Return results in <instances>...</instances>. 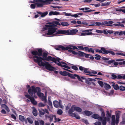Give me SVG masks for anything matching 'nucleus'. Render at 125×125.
<instances>
[{
  "instance_id": "1",
  "label": "nucleus",
  "mask_w": 125,
  "mask_h": 125,
  "mask_svg": "<svg viewBox=\"0 0 125 125\" xmlns=\"http://www.w3.org/2000/svg\"><path fill=\"white\" fill-rule=\"evenodd\" d=\"M37 55H34L33 56L34 61L37 63L40 66H45L47 70L51 71L54 70L55 68L52 66L49 63L46 62H43V60H46L49 61H51L54 62L58 65L61 67H63L68 69H70V67H69L68 65L65 62H60V58H58L57 60L54 58L50 56L47 57L48 55H42L43 58L40 57L38 56ZM41 56V55H38Z\"/></svg>"
},
{
  "instance_id": "2",
  "label": "nucleus",
  "mask_w": 125,
  "mask_h": 125,
  "mask_svg": "<svg viewBox=\"0 0 125 125\" xmlns=\"http://www.w3.org/2000/svg\"><path fill=\"white\" fill-rule=\"evenodd\" d=\"M48 30L47 33L46 34L47 35H52V36H57V35L62 34V33L59 32L62 30H59L57 31L58 28L56 27L52 26L48 28Z\"/></svg>"
},
{
  "instance_id": "3",
  "label": "nucleus",
  "mask_w": 125,
  "mask_h": 125,
  "mask_svg": "<svg viewBox=\"0 0 125 125\" xmlns=\"http://www.w3.org/2000/svg\"><path fill=\"white\" fill-rule=\"evenodd\" d=\"M55 49L57 50L61 51L63 52L64 51H67L68 50H73L78 49L77 46H73V45H70V46H67L65 47H64L62 45H60L58 46L57 47L55 48Z\"/></svg>"
},
{
  "instance_id": "4",
  "label": "nucleus",
  "mask_w": 125,
  "mask_h": 125,
  "mask_svg": "<svg viewBox=\"0 0 125 125\" xmlns=\"http://www.w3.org/2000/svg\"><path fill=\"white\" fill-rule=\"evenodd\" d=\"M32 55H48V53L41 48L35 49L34 51H31Z\"/></svg>"
},
{
  "instance_id": "5",
  "label": "nucleus",
  "mask_w": 125,
  "mask_h": 125,
  "mask_svg": "<svg viewBox=\"0 0 125 125\" xmlns=\"http://www.w3.org/2000/svg\"><path fill=\"white\" fill-rule=\"evenodd\" d=\"M94 50L96 52L102 53L104 54H107L108 53H110L112 55H115L114 52L112 51L106 50L105 48L104 47H101V50L96 48Z\"/></svg>"
},
{
  "instance_id": "6",
  "label": "nucleus",
  "mask_w": 125,
  "mask_h": 125,
  "mask_svg": "<svg viewBox=\"0 0 125 125\" xmlns=\"http://www.w3.org/2000/svg\"><path fill=\"white\" fill-rule=\"evenodd\" d=\"M78 31V30L76 29H74L71 30H62L60 31L59 33H62V34H67L68 35H73L75 34Z\"/></svg>"
},
{
  "instance_id": "7",
  "label": "nucleus",
  "mask_w": 125,
  "mask_h": 125,
  "mask_svg": "<svg viewBox=\"0 0 125 125\" xmlns=\"http://www.w3.org/2000/svg\"><path fill=\"white\" fill-rule=\"evenodd\" d=\"M119 114H117L116 115V118L115 120V116L114 115L112 116L111 125H115V123L117 125L119 122Z\"/></svg>"
},
{
  "instance_id": "8",
  "label": "nucleus",
  "mask_w": 125,
  "mask_h": 125,
  "mask_svg": "<svg viewBox=\"0 0 125 125\" xmlns=\"http://www.w3.org/2000/svg\"><path fill=\"white\" fill-rule=\"evenodd\" d=\"M79 67V69L80 71H83V72L84 73H86L87 75H89L91 76H95L94 75L91 74V72L87 68H85L81 66H78Z\"/></svg>"
},
{
  "instance_id": "9",
  "label": "nucleus",
  "mask_w": 125,
  "mask_h": 125,
  "mask_svg": "<svg viewBox=\"0 0 125 125\" xmlns=\"http://www.w3.org/2000/svg\"><path fill=\"white\" fill-rule=\"evenodd\" d=\"M74 110L79 112H81L82 111V109L81 108L75 106V105H73L71 106L68 112H73Z\"/></svg>"
},
{
  "instance_id": "10",
  "label": "nucleus",
  "mask_w": 125,
  "mask_h": 125,
  "mask_svg": "<svg viewBox=\"0 0 125 125\" xmlns=\"http://www.w3.org/2000/svg\"><path fill=\"white\" fill-rule=\"evenodd\" d=\"M39 115L41 117L44 115L45 113H47L48 115L49 114L48 110L46 109H39Z\"/></svg>"
},
{
  "instance_id": "11",
  "label": "nucleus",
  "mask_w": 125,
  "mask_h": 125,
  "mask_svg": "<svg viewBox=\"0 0 125 125\" xmlns=\"http://www.w3.org/2000/svg\"><path fill=\"white\" fill-rule=\"evenodd\" d=\"M69 52L71 53L74 55H90L87 54L82 52L80 51H77L78 52H76L75 51L70 49H68L67 50Z\"/></svg>"
},
{
  "instance_id": "12",
  "label": "nucleus",
  "mask_w": 125,
  "mask_h": 125,
  "mask_svg": "<svg viewBox=\"0 0 125 125\" xmlns=\"http://www.w3.org/2000/svg\"><path fill=\"white\" fill-rule=\"evenodd\" d=\"M68 76L73 79H75L76 77L79 80L81 81V80L80 76L76 74H73L70 73H69L68 74Z\"/></svg>"
},
{
  "instance_id": "13",
  "label": "nucleus",
  "mask_w": 125,
  "mask_h": 125,
  "mask_svg": "<svg viewBox=\"0 0 125 125\" xmlns=\"http://www.w3.org/2000/svg\"><path fill=\"white\" fill-rule=\"evenodd\" d=\"M61 100H59V102L57 101H54L53 102V105L56 108L58 107L59 105L60 106V107L61 108H62L63 106L62 105H61Z\"/></svg>"
},
{
  "instance_id": "14",
  "label": "nucleus",
  "mask_w": 125,
  "mask_h": 125,
  "mask_svg": "<svg viewBox=\"0 0 125 125\" xmlns=\"http://www.w3.org/2000/svg\"><path fill=\"white\" fill-rule=\"evenodd\" d=\"M88 31H86V30H82V33H81V35L84 36L92 35L93 33L92 32H88Z\"/></svg>"
},
{
  "instance_id": "15",
  "label": "nucleus",
  "mask_w": 125,
  "mask_h": 125,
  "mask_svg": "<svg viewBox=\"0 0 125 125\" xmlns=\"http://www.w3.org/2000/svg\"><path fill=\"white\" fill-rule=\"evenodd\" d=\"M73 113V112H68V113L70 116L73 117H74L77 119H80V117L78 115H77L76 113Z\"/></svg>"
},
{
  "instance_id": "16",
  "label": "nucleus",
  "mask_w": 125,
  "mask_h": 125,
  "mask_svg": "<svg viewBox=\"0 0 125 125\" xmlns=\"http://www.w3.org/2000/svg\"><path fill=\"white\" fill-rule=\"evenodd\" d=\"M84 49L85 51L91 52L92 53H94V49L92 48H89L88 47H85L84 48Z\"/></svg>"
},
{
  "instance_id": "17",
  "label": "nucleus",
  "mask_w": 125,
  "mask_h": 125,
  "mask_svg": "<svg viewBox=\"0 0 125 125\" xmlns=\"http://www.w3.org/2000/svg\"><path fill=\"white\" fill-rule=\"evenodd\" d=\"M36 12L37 13L41 14V17H43L45 16L48 13V12L47 11H46L44 12L43 13H42V12L40 11H37Z\"/></svg>"
},
{
  "instance_id": "18",
  "label": "nucleus",
  "mask_w": 125,
  "mask_h": 125,
  "mask_svg": "<svg viewBox=\"0 0 125 125\" xmlns=\"http://www.w3.org/2000/svg\"><path fill=\"white\" fill-rule=\"evenodd\" d=\"M60 14V13L59 12L55 11H50L49 13V16H51L52 15H57Z\"/></svg>"
},
{
  "instance_id": "19",
  "label": "nucleus",
  "mask_w": 125,
  "mask_h": 125,
  "mask_svg": "<svg viewBox=\"0 0 125 125\" xmlns=\"http://www.w3.org/2000/svg\"><path fill=\"white\" fill-rule=\"evenodd\" d=\"M28 92L29 94L31 96L33 95V94H34V88H32V86H31V88H30L28 90Z\"/></svg>"
},
{
  "instance_id": "20",
  "label": "nucleus",
  "mask_w": 125,
  "mask_h": 125,
  "mask_svg": "<svg viewBox=\"0 0 125 125\" xmlns=\"http://www.w3.org/2000/svg\"><path fill=\"white\" fill-rule=\"evenodd\" d=\"M32 88H34V94L36 93H38L39 92H41V90L39 87H37L35 88L34 86H32Z\"/></svg>"
},
{
  "instance_id": "21",
  "label": "nucleus",
  "mask_w": 125,
  "mask_h": 125,
  "mask_svg": "<svg viewBox=\"0 0 125 125\" xmlns=\"http://www.w3.org/2000/svg\"><path fill=\"white\" fill-rule=\"evenodd\" d=\"M84 113L87 116H90L93 114L92 112L88 111L87 110H85L84 111Z\"/></svg>"
},
{
  "instance_id": "22",
  "label": "nucleus",
  "mask_w": 125,
  "mask_h": 125,
  "mask_svg": "<svg viewBox=\"0 0 125 125\" xmlns=\"http://www.w3.org/2000/svg\"><path fill=\"white\" fill-rule=\"evenodd\" d=\"M1 106L4 108L8 112H9L10 110L8 106L5 104H3L1 105Z\"/></svg>"
},
{
  "instance_id": "23",
  "label": "nucleus",
  "mask_w": 125,
  "mask_h": 125,
  "mask_svg": "<svg viewBox=\"0 0 125 125\" xmlns=\"http://www.w3.org/2000/svg\"><path fill=\"white\" fill-rule=\"evenodd\" d=\"M60 73L61 75H62L66 76L67 75H68V73H68V72H67L66 71H60Z\"/></svg>"
},
{
  "instance_id": "24",
  "label": "nucleus",
  "mask_w": 125,
  "mask_h": 125,
  "mask_svg": "<svg viewBox=\"0 0 125 125\" xmlns=\"http://www.w3.org/2000/svg\"><path fill=\"white\" fill-rule=\"evenodd\" d=\"M105 24H106L107 26H112L113 25L108 24V23L107 21H105L104 22L101 23V25H104Z\"/></svg>"
},
{
  "instance_id": "25",
  "label": "nucleus",
  "mask_w": 125,
  "mask_h": 125,
  "mask_svg": "<svg viewBox=\"0 0 125 125\" xmlns=\"http://www.w3.org/2000/svg\"><path fill=\"white\" fill-rule=\"evenodd\" d=\"M31 103L34 105H36L37 104V102L35 101L33 97H32L30 100Z\"/></svg>"
},
{
  "instance_id": "26",
  "label": "nucleus",
  "mask_w": 125,
  "mask_h": 125,
  "mask_svg": "<svg viewBox=\"0 0 125 125\" xmlns=\"http://www.w3.org/2000/svg\"><path fill=\"white\" fill-rule=\"evenodd\" d=\"M91 116L92 118L95 119H98L99 117V115L97 114H94L92 115Z\"/></svg>"
},
{
  "instance_id": "27",
  "label": "nucleus",
  "mask_w": 125,
  "mask_h": 125,
  "mask_svg": "<svg viewBox=\"0 0 125 125\" xmlns=\"http://www.w3.org/2000/svg\"><path fill=\"white\" fill-rule=\"evenodd\" d=\"M112 86L114 89L116 90H117L119 89V86L117 84H115L114 83L112 84Z\"/></svg>"
},
{
  "instance_id": "28",
  "label": "nucleus",
  "mask_w": 125,
  "mask_h": 125,
  "mask_svg": "<svg viewBox=\"0 0 125 125\" xmlns=\"http://www.w3.org/2000/svg\"><path fill=\"white\" fill-rule=\"evenodd\" d=\"M32 113L33 115L35 116H36L37 115L38 113L37 111L35 108H34L33 109Z\"/></svg>"
},
{
  "instance_id": "29",
  "label": "nucleus",
  "mask_w": 125,
  "mask_h": 125,
  "mask_svg": "<svg viewBox=\"0 0 125 125\" xmlns=\"http://www.w3.org/2000/svg\"><path fill=\"white\" fill-rule=\"evenodd\" d=\"M61 25L63 26H68L69 25L68 23L67 22H62L61 23Z\"/></svg>"
},
{
  "instance_id": "30",
  "label": "nucleus",
  "mask_w": 125,
  "mask_h": 125,
  "mask_svg": "<svg viewBox=\"0 0 125 125\" xmlns=\"http://www.w3.org/2000/svg\"><path fill=\"white\" fill-rule=\"evenodd\" d=\"M53 117H54V115H49L48 118L49 119L50 121L51 122L52 121Z\"/></svg>"
},
{
  "instance_id": "31",
  "label": "nucleus",
  "mask_w": 125,
  "mask_h": 125,
  "mask_svg": "<svg viewBox=\"0 0 125 125\" xmlns=\"http://www.w3.org/2000/svg\"><path fill=\"white\" fill-rule=\"evenodd\" d=\"M77 57L78 58L80 59L83 61L86 60V59L84 58V55H77Z\"/></svg>"
},
{
  "instance_id": "32",
  "label": "nucleus",
  "mask_w": 125,
  "mask_h": 125,
  "mask_svg": "<svg viewBox=\"0 0 125 125\" xmlns=\"http://www.w3.org/2000/svg\"><path fill=\"white\" fill-rule=\"evenodd\" d=\"M103 125H105L106 124V118L105 117L102 121Z\"/></svg>"
},
{
  "instance_id": "33",
  "label": "nucleus",
  "mask_w": 125,
  "mask_h": 125,
  "mask_svg": "<svg viewBox=\"0 0 125 125\" xmlns=\"http://www.w3.org/2000/svg\"><path fill=\"white\" fill-rule=\"evenodd\" d=\"M19 120L22 122H23L24 121L25 118L24 117L21 115H19Z\"/></svg>"
},
{
  "instance_id": "34",
  "label": "nucleus",
  "mask_w": 125,
  "mask_h": 125,
  "mask_svg": "<svg viewBox=\"0 0 125 125\" xmlns=\"http://www.w3.org/2000/svg\"><path fill=\"white\" fill-rule=\"evenodd\" d=\"M41 98L42 101L44 102V103H46L47 102V99L46 98V97H44V95L42 96Z\"/></svg>"
},
{
  "instance_id": "35",
  "label": "nucleus",
  "mask_w": 125,
  "mask_h": 125,
  "mask_svg": "<svg viewBox=\"0 0 125 125\" xmlns=\"http://www.w3.org/2000/svg\"><path fill=\"white\" fill-rule=\"evenodd\" d=\"M43 3H36V4L37 5V7H42L44 5H45Z\"/></svg>"
},
{
  "instance_id": "36",
  "label": "nucleus",
  "mask_w": 125,
  "mask_h": 125,
  "mask_svg": "<svg viewBox=\"0 0 125 125\" xmlns=\"http://www.w3.org/2000/svg\"><path fill=\"white\" fill-rule=\"evenodd\" d=\"M51 97L50 96L48 97V104L50 106H52V103L51 101L50 98Z\"/></svg>"
},
{
  "instance_id": "37",
  "label": "nucleus",
  "mask_w": 125,
  "mask_h": 125,
  "mask_svg": "<svg viewBox=\"0 0 125 125\" xmlns=\"http://www.w3.org/2000/svg\"><path fill=\"white\" fill-rule=\"evenodd\" d=\"M54 24L59 26L61 25V23L60 24L59 22L57 21H54L52 22V24L54 25Z\"/></svg>"
},
{
  "instance_id": "38",
  "label": "nucleus",
  "mask_w": 125,
  "mask_h": 125,
  "mask_svg": "<svg viewBox=\"0 0 125 125\" xmlns=\"http://www.w3.org/2000/svg\"><path fill=\"white\" fill-rule=\"evenodd\" d=\"M98 83L99 84V85L102 87H103L104 86V83L102 81H98Z\"/></svg>"
},
{
  "instance_id": "39",
  "label": "nucleus",
  "mask_w": 125,
  "mask_h": 125,
  "mask_svg": "<svg viewBox=\"0 0 125 125\" xmlns=\"http://www.w3.org/2000/svg\"><path fill=\"white\" fill-rule=\"evenodd\" d=\"M78 50H84V48L82 46L79 45L77 46Z\"/></svg>"
},
{
  "instance_id": "40",
  "label": "nucleus",
  "mask_w": 125,
  "mask_h": 125,
  "mask_svg": "<svg viewBox=\"0 0 125 125\" xmlns=\"http://www.w3.org/2000/svg\"><path fill=\"white\" fill-rule=\"evenodd\" d=\"M120 90L122 91H123L125 90V87L122 85L120 86L119 87Z\"/></svg>"
},
{
  "instance_id": "41",
  "label": "nucleus",
  "mask_w": 125,
  "mask_h": 125,
  "mask_svg": "<svg viewBox=\"0 0 125 125\" xmlns=\"http://www.w3.org/2000/svg\"><path fill=\"white\" fill-rule=\"evenodd\" d=\"M104 86L105 88L108 89H110L111 88V86L110 85L106 83H104Z\"/></svg>"
},
{
  "instance_id": "42",
  "label": "nucleus",
  "mask_w": 125,
  "mask_h": 125,
  "mask_svg": "<svg viewBox=\"0 0 125 125\" xmlns=\"http://www.w3.org/2000/svg\"><path fill=\"white\" fill-rule=\"evenodd\" d=\"M72 68L75 71L78 70V68L75 65H74L72 66Z\"/></svg>"
},
{
  "instance_id": "43",
  "label": "nucleus",
  "mask_w": 125,
  "mask_h": 125,
  "mask_svg": "<svg viewBox=\"0 0 125 125\" xmlns=\"http://www.w3.org/2000/svg\"><path fill=\"white\" fill-rule=\"evenodd\" d=\"M100 110L102 112L101 116H102L103 117H104H104H105L104 116H105V113L104 112L102 108L100 109Z\"/></svg>"
},
{
  "instance_id": "44",
  "label": "nucleus",
  "mask_w": 125,
  "mask_h": 125,
  "mask_svg": "<svg viewBox=\"0 0 125 125\" xmlns=\"http://www.w3.org/2000/svg\"><path fill=\"white\" fill-rule=\"evenodd\" d=\"M27 120H28L29 123L32 124L33 123V120L30 118H27Z\"/></svg>"
},
{
  "instance_id": "45",
  "label": "nucleus",
  "mask_w": 125,
  "mask_h": 125,
  "mask_svg": "<svg viewBox=\"0 0 125 125\" xmlns=\"http://www.w3.org/2000/svg\"><path fill=\"white\" fill-rule=\"evenodd\" d=\"M95 59L97 60H100V58H101V57L100 55H95Z\"/></svg>"
},
{
  "instance_id": "46",
  "label": "nucleus",
  "mask_w": 125,
  "mask_h": 125,
  "mask_svg": "<svg viewBox=\"0 0 125 125\" xmlns=\"http://www.w3.org/2000/svg\"><path fill=\"white\" fill-rule=\"evenodd\" d=\"M123 121L122 122L123 124H125V114L124 115L122 116Z\"/></svg>"
},
{
  "instance_id": "47",
  "label": "nucleus",
  "mask_w": 125,
  "mask_h": 125,
  "mask_svg": "<svg viewBox=\"0 0 125 125\" xmlns=\"http://www.w3.org/2000/svg\"><path fill=\"white\" fill-rule=\"evenodd\" d=\"M62 111L61 109H59L57 111V113L59 115H61L62 113Z\"/></svg>"
},
{
  "instance_id": "48",
  "label": "nucleus",
  "mask_w": 125,
  "mask_h": 125,
  "mask_svg": "<svg viewBox=\"0 0 125 125\" xmlns=\"http://www.w3.org/2000/svg\"><path fill=\"white\" fill-rule=\"evenodd\" d=\"M49 0H45V1H45V2H43L44 4L46 5L50 4L51 3L50 2H49Z\"/></svg>"
},
{
  "instance_id": "49",
  "label": "nucleus",
  "mask_w": 125,
  "mask_h": 125,
  "mask_svg": "<svg viewBox=\"0 0 125 125\" xmlns=\"http://www.w3.org/2000/svg\"><path fill=\"white\" fill-rule=\"evenodd\" d=\"M45 27H44V29L45 30H47L48 29V28H49L50 27H52V26H51L50 25H45Z\"/></svg>"
},
{
  "instance_id": "50",
  "label": "nucleus",
  "mask_w": 125,
  "mask_h": 125,
  "mask_svg": "<svg viewBox=\"0 0 125 125\" xmlns=\"http://www.w3.org/2000/svg\"><path fill=\"white\" fill-rule=\"evenodd\" d=\"M115 61V60H109L107 61V63L109 64H110L113 63Z\"/></svg>"
},
{
  "instance_id": "51",
  "label": "nucleus",
  "mask_w": 125,
  "mask_h": 125,
  "mask_svg": "<svg viewBox=\"0 0 125 125\" xmlns=\"http://www.w3.org/2000/svg\"><path fill=\"white\" fill-rule=\"evenodd\" d=\"M114 63V64H112L111 66H111V67H113L114 66V65H115L117 66L118 65V63L117 62H114L113 63Z\"/></svg>"
},
{
  "instance_id": "52",
  "label": "nucleus",
  "mask_w": 125,
  "mask_h": 125,
  "mask_svg": "<svg viewBox=\"0 0 125 125\" xmlns=\"http://www.w3.org/2000/svg\"><path fill=\"white\" fill-rule=\"evenodd\" d=\"M38 106L40 107H43L45 105V104H43V103H40L38 104Z\"/></svg>"
},
{
  "instance_id": "53",
  "label": "nucleus",
  "mask_w": 125,
  "mask_h": 125,
  "mask_svg": "<svg viewBox=\"0 0 125 125\" xmlns=\"http://www.w3.org/2000/svg\"><path fill=\"white\" fill-rule=\"evenodd\" d=\"M30 6L31 8L32 9H34L35 8V4H31V5Z\"/></svg>"
},
{
  "instance_id": "54",
  "label": "nucleus",
  "mask_w": 125,
  "mask_h": 125,
  "mask_svg": "<svg viewBox=\"0 0 125 125\" xmlns=\"http://www.w3.org/2000/svg\"><path fill=\"white\" fill-rule=\"evenodd\" d=\"M82 121L83 122H84L85 124L86 125L88 124V121L87 120L83 119L82 120Z\"/></svg>"
},
{
  "instance_id": "55",
  "label": "nucleus",
  "mask_w": 125,
  "mask_h": 125,
  "mask_svg": "<svg viewBox=\"0 0 125 125\" xmlns=\"http://www.w3.org/2000/svg\"><path fill=\"white\" fill-rule=\"evenodd\" d=\"M117 78V76L114 74H112V78L113 79H115Z\"/></svg>"
},
{
  "instance_id": "56",
  "label": "nucleus",
  "mask_w": 125,
  "mask_h": 125,
  "mask_svg": "<svg viewBox=\"0 0 125 125\" xmlns=\"http://www.w3.org/2000/svg\"><path fill=\"white\" fill-rule=\"evenodd\" d=\"M95 10H86L84 11H83L84 12V13H86V12H88L91 11H95Z\"/></svg>"
},
{
  "instance_id": "57",
  "label": "nucleus",
  "mask_w": 125,
  "mask_h": 125,
  "mask_svg": "<svg viewBox=\"0 0 125 125\" xmlns=\"http://www.w3.org/2000/svg\"><path fill=\"white\" fill-rule=\"evenodd\" d=\"M39 97L42 96V95H44V94L42 93H41L40 92H39L37 93Z\"/></svg>"
},
{
  "instance_id": "58",
  "label": "nucleus",
  "mask_w": 125,
  "mask_h": 125,
  "mask_svg": "<svg viewBox=\"0 0 125 125\" xmlns=\"http://www.w3.org/2000/svg\"><path fill=\"white\" fill-rule=\"evenodd\" d=\"M54 117L56 122H59L61 121V119H60L59 118H56V116L55 115H54Z\"/></svg>"
},
{
  "instance_id": "59",
  "label": "nucleus",
  "mask_w": 125,
  "mask_h": 125,
  "mask_svg": "<svg viewBox=\"0 0 125 125\" xmlns=\"http://www.w3.org/2000/svg\"><path fill=\"white\" fill-rule=\"evenodd\" d=\"M95 125H101V122H96L94 123Z\"/></svg>"
},
{
  "instance_id": "60",
  "label": "nucleus",
  "mask_w": 125,
  "mask_h": 125,
  "mask_svg": "<svg viewBox=\"0 0 125 125\" xmlns=\"http://www.w3.org/2000/svg\"><path fill=\"white\" fill-rule=\"evenodd\" d=\"M95 25L99 26L101 25V23L99 22H96L95 23Z\"/></svg>"
},
{
  "instance_id": "61",
  "label": "nucleus",
  "mask_w": 125,
  "mask_h": 125,
  "mask_svg": "<svg viewBox=\"0 0 125 125\" xmlns=\"http://www.w3.org/2000/svg\"><path fill=\"white\" fill-rule=\"evenodd\" d=\"M71 16L72 17H74L75 18L76 17H79V16L78 15V13H77V14H74L72 15Z\"/></svg>"
},
{
  "instance_id": "62",
  "label": "nucleus",
  "mask_w": 125,
  "mask_h": 125,
  "mask_svg": "<svg viewBox=\"0 0 125 125\" xmlns=\"http://www.w3.org/2000/svg\"><path fill=\"white\" fill-rule=\"evenodd\" d=\"M25 96L26 97L30 99V100L32 98V97H31L30 95L28 94L25 95Z\"/></svg>"
},
{
  "instance_id": "63",
  "label": "nucleus",
  "mask_w": 125,
  "mask_h": 125,
  "mask_svg": "<svg viewBox=\"0 0 125 125\" xmlns=\"http://www.w3.org/2000/svg\"><path fill=\"white\" fill-rule=\"evenodd\" d=\"M11 117L12 118H13V119L15 120L16 119V117L13 114H11Z\"/></svg>"
},
{
  "instance_id": "64",
  "label": "nucleus",
  "mask_w": 125,
  "mask_h": 125,
  "mask_svg": "<svg viewBox=\"0 0 125 125\" xmlns=\"http://www.w3.org/2000/svg\"><path fill=\"white\" fill-rule=\"evenodd\" d=\"M118 64L120 65L123 64H125V61H124L123 62H120L118 63Z\"/></svg>"
}]
</instances>
